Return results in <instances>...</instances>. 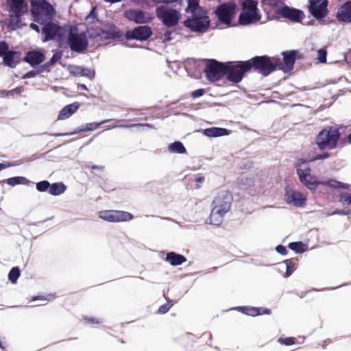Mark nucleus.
<instances>
[{
    "label": "nucleus",
    "instance_id": "nucleus-10",
    "mask_svg": "<svg viewBox=\"0 0 351 351\" xmlns=\"http://www.w3.org/2000/svg\"><path fill=\"white\" fill-rule=\"evenodd\" d=\"M156 16L168 27L176 25L180 19V14L176 10L165 5L156 8Z\"/></svg>",
    "mask_w": 351,
    "mask_h": 351
},
{
    "label": "nucleus",
    "instance_id": "nucleus-29",
    "mask_svg": "<svg viewBox=\"0 0 351 351\" xmlns=\"http://www.w3.org/2000/svg\"><path fill=\"white\" fill-rule=\"evenodd\" d=\"M7 2L13 10L20 11L26 10L25 0H7Z\"/></svg>",
    "mask_w": 351,
    "mask_h": 351
},
{
    "label": "nucleus",
    "instance_id": "nucleus-25",
    "mask_svg": "<svg viewBox=\"0 0 351 351\" xmlns=\"http://www.w3.org/2000/svg\"><path fill=\"white\" fill-rule=\"evenodd\" d=\"M203 134L208 137H219L228 135L230 133L225 128L213 127L204 130Z\"/></svg>",
    "mask_w": 351,
    "mask_h": 351
},
{
    "label": "nucleus",
    "instance_id": "nucleus-38",
    "mask_svg": "<svg viewBox=\"0 0 351 351\" xmlns=\"http://www.w3.org/2000/svg\"><path fill=\"white\" fill-rule=\"evenodd\" d=\"M339 201L343 205H351V194L343 193L341 195Z\"/></svg>",
    "mask_w": 351,
    "mask_h": 351
},
{
    "label": "nucleus",
    "instance_id": "nucleus-30",
    "mask_svg": "<svg viewBox=\"0 0 351 351\" xmlns=\"http://www.w3.org/2000/svg\"><path fill=\"white\" fill-rule=\"evenodd\" d=\"M66 190V186L62 183H54L49 185V193L53 195H59L63 193Z\"/></svg>",
    "mask_w": 351,
    "mask_h": 351
},
{
    "label": "nucleus",
    "instance_id": "nucleus-19",
    "mask_svg": "<svg viewBox=\"0 0 351 351\" xmlns=\"http://www.w3.org/2000/svg\"><path fill=\"white\" fill-rule=\"evenodd\" d=\"M125 18L136 23H145L152 19V16L145 12L137 10H129L124 12Z\"/></svg>",
    "mask_w": 351,
    "mask_h": 351
},
{
    "label": "nucleus",
    "instance_id": "nucleus-53",
    "mask_svg": "<svg viewBox=\"0 0 351 351\" xmlns=\"http://www.w3.org/2000/svg\"><path fill=\"white\" fill-rule=\"evenodd\" d=\"M88 322L93 323V324H99V323H100V321L99 319L95 320L94 319H89Z\"/></svg>",
    "mask_w": 351,
    "mask_h": 351
},
{
    "label": "nucleus",
    "instance_id": "nucleus-49",
    "mask_svg": "<svg viewBox=\"0 0 351 351\" xmlns=\"http://www.w3.org/2000/svg\"><path fill=\"white\" fill-rule=\"evenodd\" d=\"M70 71L74 74L80 73L81 68L75 66H70Z\"/></svg>",
    "mask_w": 351,
    "mask_h": 351
},
{
    "label": "nucleus",
    "instance_id": "nucleus-21",
    "mask_svg": "<svg viewBox=\"0 0 351 351\" xmlns=\"http://www.w3.org/2000/svg\"><path fill=\"white\" fill-rule=\"evenodd\" d=\"M337 19L344 23L351 22V1L342 5L337 12Z\"/></svg>",
    "mask_w": 351,
    "mask_h": 351
},
{
    "label": "nucleus",
    "instance_id": "nucleus-12",
    "mask_svg": "<svg viewBox=\"0 0 351 351\" xmlns=\"http://www.w3.org/2000/svg\"><path fill=\"white\" fill-rule=\"evenodd\" d=\"M274 59H275V58L261 56L256 57L247 62H251V68L253 67L263 75H267L276 69Z\"/></svg>",
    "mask_w": 351,
    "mask_h": 351
},
{
    "label": "nucleus",
    "instance_id": "nucleus-51",
    "mask_svg": "<svg viewBox=\"0 0 351 351\" xmlns=\"http://www.w3.org/2000/svg\"><path fill=\"white\" fill-rule=\"evenodd\" d=\"M171 34V32H167L166 34H164V40H170L171 38H170V36Z\"/></svg>",
    "mask_w": 351,
    "mask_h": 351
},
{
    "label": "nucleus",
    "instance_id": "nucleus-20",
    "mask_svg": "<svg viewBox=\"0 0 351 351\" xmlns=\"http://www.w3.org/2000/svg\"><path fill=\"white\" fill-rule=\"evenodd\" d=\"M152 34L150 27L147 26H140L132 31H128L125 34L127 39H136L138 40H145Z\"/></svg>",
    "mask_w": 351,
    "mask_h": 351
},
{
    "label": "nucleus",
    "instance_id": "nucleus-33",
    "mask_svg": "<svg viewBox=\"0 0 351 351\" xmlns=\"http://www.w3.org/2000/svg\"><path fill=\"white\" fill-rule=\"evenodd\" d=\"M188 6L186 11L191 12V13L199 12V10H203L199 6V0H186Z\"/></svg>",
    "mask_w": 351,
    "mask_h": 351
},
{
    "label": "nucleus",
    "instance_id": "nucleus-35",
    "mask_svg": "<svg viewBox=\"0 0 351 351\" xmlns=\"http://www.w3.org/2000/svg\"><path fill=\"white\" fill-rule=\"evenodd\" d=\"M284 264L286 267V274L287 277L291 275V274L295 269V263L291 260H286L284 261Z\"/></svg>",
    "mask_w": 351,
    "mask_h": 351
},
{
    "label": "nucleus",
    "instance_id": "nucleus-26",
    "mask_svg": "<svg viewBox=\"0 0 351 351\" xmlns=\"http://www.w3.org/2000/svg\"><path fill=\"white\" fill-rule=\"evenodd\" d=\"M165 260L171 265L177 266L186 262V258L175 252H169L167 254Z\"/></svg>",
    "mask_w": 351,
    "mask_h": 351
},
{
    "label": "nucleus",
    "instance_id": "nucleus-52",
    "mask_svg": "<svg viewBox=\"0 0 351 351\" xmlns=\"http://www.w3.org/2000/svg\"><path fill=\"white\" fill-rule=\"evenodd\" d=\"M30 27H31L32 29H34V30H35V31H36V32H39V28H38V26L37 25H36V24H34V23H32V24L30 25Z\"/></svg>",
    "mask_w": 351,
    "mask_h": 351
},
{
    "label": "nucleus",
    "instance_id": "nucleus-18",
    "mask_svg": "<svg viewBox=\"0 0 351 351\" xmlns=\"http://www.w3.org/2000/svg\"><path fill=\"white\" fill-rule=\"evenodd\" d=\"M276 12L294 22H300L304 16L303 12L286 5L278 7Z\"/></svg>",
    "mask_w": 351,
    "mask_h": 351
},
{
    "label": "nucleus",
    "instance_id": "nucleus-7",
    "mask_svg": "<svg viewBox=\"0 0 351 351\" xmlns=\"http://www.w3.org/2000/svg\"><path fill=\"white\" fill-rule=\"evenodd\" d=\"M339 137V134L336 129H324L317 136L316 144L320 149H331L335 147Z\"/></svg>",
    "mask_w": 351,
    "mask_h": 351
},
{
    "label": "nucleus",
    "instance_id": "nucleus-6",
    "mask_svg": "<svg viewBox=\"0 0 351 351\" xmlns=\"http://www.w3.org/2000/svg\"><path fill=\"white\" fill-rule=\"evenodd\" d=\"M257 0H244L241 3V12L239 16V24L248 25L261 21L262 16L258 8Z\"/></svg>",
    "mask_w": 351,
    "mask_h": 351
},
{
    "label": "nucleus",
    "instance_id": "nucleus-37",
    "mask_svg": "<svg viewBox=\"0 0 351 351\" xmlns=\"http://www.w3.org/2000/svg\"><path fill=\"white\" fill-rule=\"evenodd\" d=\"M19 276H20L19 269L17 267H14L10 270V271L8 274V278H9V280L12 283H15L16 282L17 279L19 278Z\"/></svg>",
    "mask_w": 351,
    "mask_h": 351
},
{
    "label": "nucleus",
    "instance_id": "nucleus-45",
    "mask_svg": "<svg viewBox=\"0 0 351 351\" xmlns=\"http://www.w3.org/2000/svg\"><path fill=\"white\" fill-rule=\"evenodd\" d=\"M8 47L6 43L2 42L0 43V56H3L5 53L8 52Z\"/></svg>",
    "mask_w": 351,
    "mask_h": 351
},
{
    "label": "nucleus",
    "instance_id": "nucleus-50",
    "mask_svg": "<svg viewBox=\"0 0 351 351\" xmlns=\"http://www.w3.org/2000/svg\"><path fill=\"white\" fill-rule=\"evenodd\" d=\"M95 8L93 9L92 12L88 15L86 18V21L88 23L90 22L92 19H95Z\"/></svg>",
    "mask_w": 351,
    "mask_h": 351
},
{
    "label": "nucleus",
    "instance_id": "nucleus-57",
    "mask_svg": "<svg viewBox=\"0 0 351 351\" xmlns=\"http://www.w3.org/2000/svg\"><path fill=\"white\" fill-rule=\"evenodd\" d=\"M80 87L82 88V89H84L86 90V86L84 84L81 85Z\"/></svg>",
    "mask_w": 351,
    "mask_h": 351
},
{
    "label": "nucleus",
    "instance_id": "nucleus-24",
    "mask_svg": "<svg viewBox=\"0 0 351 351\" xmlns=\"http://www.w3.org/2000/svg\"><path fill=\"white\" fill-rule=\"evenodd\" d=\"M80 105L77 102H74L71 104L66 106L58 114L59 120H64L70 117L73 114H74L77 110L79 108Z\"/></svg>",
    "mask_w": 351,
    "mask_h": 351
},
{
    "label": "nucleus",
    "instance_id": "nucleus-31",
    "mask_svg": "<svg viewBox=\"0 0 351 351\" xmlns=\"http://www.w3.org/2000/svg\"><path fill=\"white\" fill-rule=\"evenodd\" d=\"M16 55V52H13L11 51L5 53V54L3 55V62L5 64L10 67H14L16 65V62L14 61V56Z\"/></svg>",
    "mask_w": 351,
    "mask_h": 351
},
{
    "label": "nucleus",
    "instance_id": "nucleus-1",
    "mask_svg": "<svg viewBox=\"0 0 351 351\" xmlns=\"http://www.w3.org/2000/svg\"><path fill=\"white\" fill-rule=\"evenodd\" d=\"M32 12L34 21L42 25L43 33L45 34L44 41L54 38L56 29H60L53 23L55 14L53 8L45 0H32Z\"/></svg>",
    "mask_w": 351,
    "mask_h": 351
},
{
    "label": "nucleus",
    "instance_id": "nucleus-46",
    "mask_svg": "<svg viewBox=\"0 0 351 351\" xmlns=\"http://www.w3.org/2000/svg\"><path fill=\"white\" fill-rule=\"evenodd\" d=\"M80 73L82 75H86L90 78H92L94 76V73L88 69H82L80 70Z\"/></svg>",
    "mask_w": 351,
    "mask_h": 351
},
{
    "label": "nucleus",
    "instance_id": "nucleus-54",
    "mask_svg": "<svg viewBox=\"0 0 351 351\" xmlns=\"http://www.w3.org/2000/svg\"><path fill=\"white\" fill-rule=\"evenodd\" d=\"M10 165H5V164H2V163H0V171L8 167Z\"/></svg>",
    "mask_w": 351,
    "mask_h": 351
},
{
    "label": "nucleus",
    "instance_id": "nucleus-36",
    "mask_svg": "<svg viewBox=\"0 0 351 351\" xmlns=\"http://www.w3.org/2000/svg\"><path fill=\"white\" fill-rule=\"evenodd\" d=\"M105 121L99 122V123H86L80 131V132H86V131H93L99 128V126L104 123Z\"/></svg>",
    "mask_w": 351,
    "mask_h": 351
},
{
    "label": "nucleus",
    "instance_id": "nucleus-39",
    "mask_svg": "<svg viewBox=\"0 0 351 351\" xmlns=\"http://www.w3.org/2000/svg\"><path fill=\"white\" fill-rule=\"evenodd\" d=\"M326 50L325 49H320L317 51V60L320 63H325L326 62Z\"/></svg>",
    "mask_w": 351,
    "mask_h": 351
},
{
    "label": "nucleus",
    "instance_id": "nucleus-11",
    "mask_svg": "<svg viewBox=\"0 0 351 351\" xmlns=\"http://www.w3.org/2000/svg\"><path fill=\"white\" fill-rule=\"evenodd\" d=\"M88 34L90 37L99 36L103 40L114 39L121 36L120 32L111 23L104 24L99 29L90 28L88 30Z\"/></svg>",
    "mask_w": 351,
    "mask_h": 351
},
{
    "label": "nucleus",
    "instance_id": "nucleus-44",
    "mask_svg": "<svg viewBox=\"0 0 351 351\" xmlns=\"http://www.w3.org/2000/svg\"><path fill=\"white\" fill-rule=\"evenodd\" d=\"M328 156H329V155L328 154H319V155L311 157L309 159V160L311 162H313V161H315V160H324V159L327 158Z\"/></svg>",
    "mask_w": 351,
    "mask_h": 351
},
{
    "label": "nucleus",
    "instance_id": "nucleus-16",
    "mask_svg": "<svg viewBox=\"0 0 351 351\" xmlns=\"http://www.w3.org/2000/svg\"><path fill=\"white\" fill-rule=\"evenodd\" d=\"M283 58L281 61L280 59L275 58L276 68L284 72H288L293 69L295 60V53L294 51H287L282 53Z\"/></svg>",
    "mask_w": 351,
    "mask_h": 351
},
{
    "label": "nucleus",
    "instance_id": "nucleus-43",
    "mask_svg": "<svg viewBox=\"0 0 351 351\" xmlns=\"http://www.w3.org/2000/svg\"><path fill=\"white\" fill-rule=\"evenodd\" d=\"M171 306L172 304L170 302H167V304L160 306L158 309V311L160 313H165L170 309Z\"/></svg>",
    "mask_w": 351,
    "mask_h": 351
},
{
    "label": "nucleus",
    "instance_id": "nucleus-13",
    "mask_svg": "<svg viewBox=\"0 0 351 351\" xmlns=\"http://www.w3.org/2000/svg\"><path fill=\"white\" fill-rule=\"evenodd\" d=\"M285 199L289 205L303 207L306 204L307 198L302 192L295 190L290 185H287L285 188Z\"/></svg>",
    "mask_w": 351,
    "mask_h": 351
},
{
    "label": "nucleus",
    "instance_id": "nucleus-56",
    "mask_svg": "<svg viewBox=\"0 0 351 351\" xmlns=\"http://www.w3.org/2000/svg\"><path fill=\"white\" fill-rule=\"evenodd\" d=\"M348 142L350 143H351V134L348 136Z\"/></svg>",
    "mask_w": 351,
    "mask_h": 351
},
{
    "label": "nucleus",
    "instance_id": "nucleus-23",
    "mask_svg": "<svg viewBox=\"0 0 351 351\" xmlns=\"http://www.w3.org/2000/svg\"><path fill=\"white\" fill-rule=\"evenodd\" d=\"M24 60L32 66L36 65L44 60V54L39 51H32L27 53Z\"/></svg>",
    "mask_w": 351,
    "mask_h": 351
},
{
    "label": "nucleus",
    "instance_id": "nucleus-15",
    "mask_svg": "<svg viewBox=\"0 0 351 351\" xmlns=\"http://www.w3.org/2000/svg\"><path fill=\"white\" fill-rule=\"evenodd\" d=\"M99 217L110 222H123L132 219L131 213L122 210H102L99 213Z\"/></svg>",
    "mask_w": 351,
    "mask_h": 351
},
{
    "label": "nucleus",
    "instance_id": "nucleus-27",
    "mask_svg": "<svg viewBox=\"0 0 351 351\" xmlns=\"http://www.w3.org/2000/svg\"><path fill=\"white\" fill-rule=\"evenodd\" d=\"M241 311L250 316H256L258 315H263V314H269L270 311L267 308H254V307H241Z\"/></svg>",
    "mask_w": 351,
    "mask_h": 351
},
{
    "label": "nucleus",
    "instance_id": "nucleus-14",
    "mask_svg": "<svg viewBox=\"0 0 351 351\" xmlns=\"http://www.w3.org/2000/svg\"><path fill=\"white\" fill-rule=\"evenodd\" d=\"M205 73L208 80L217 81L226 73V64L210 60L207 62Z\"/></svg>",
    "mask_w": 351,
    "mask_h": 351
},
{
    "label": "nucleus",
    "instance_id": "nucleus-34",
    "mask_svg": "<svg viewBox=\"0 0 351 351\" xmlns=\"http://www.w3.org/2000/svg\"><path fill=\"white\" fill-rule=\"evenodd\" d=\"M289 247L296 253H303L306 251V247L302 242L290 243Z\"/></svg>",
    "mask_w": 351,
    "mask_h": 351
},
{
    "label": "nucleus",
    "instance_id": "nucleus-3",
    "mask_svg": "<svg viewBox=\"0 0 351 351\" xmlns=\"http://www.w3.org/2000/svg\"><path fill=\"white\" fill-rule=\"evenodd\" d=\"M60 45H67L70 49L75 52H82L87 48L88 40L84 32L80 30L78 27H61L56 29L54 38Z\"/></svg>",
    "mask_w": 351,
    "mask_h": 351
},
{
    "label": "nucleus",
    "instance_id": "nucleus-8",
    "mask_svg": "<svg viewBox=\"0 0 351 351\" xmlns=\"http://www.w3.org/2000/svg\"><path fill=\"white\" fill-rule=\"evenodd\" d=\"M251 69V62H237L226 64V73L229 81L238 83L245 72Z\"/></svg>",
    "mask_w": 351,
    "mask_h": 351
},
{
    "label": "nucleus",
    "instance_id": "nucleus-47",
    "mask_svg": "<svg viewBox=\"0 0 351 351\" xmlns=\"http://www.w3.org/2000/svg\"><path fill=\"white\" fill-rule=\"evenodd\" d=\"M204 95V90L203 89H197L196 90H194L191 93V95L193 97H199Z\"/></svg>",
    "mask_w": 351,
    "mask_h": 351
},
{
    "label": "nucleus",
    "instance_id": "nucleus-17",
    "mask_svg": "<svg viewBox=\"0 0 351 351\" xmlns=\"http://www.w3.org/2000/svg\"><path fill=\"white\" fill-rule=\"evenodd\" d=\"M327 0H309V12L317 19H321L327 13Z\"/></svg>",
    "mask_w": 351,
    "mask_h": 351
},
{
    "label": "nucleus",
    "instance_id": "nucleus-55",
    "mask_svg": "<svg viewBox=\"0 0 351 351\" xmlns=\"http://www.w3.org/2000/svg\"><path fill=\"white\" fill-rule=\"evenodd\" d=\"M60 55L56 54L55 56H53L52 60L55 61L56 59L60 58Z\"/></svg>",
    "mask_w": 351,
    "mask_h": 351
},
{
    "label": "nucleus",
    "instance_id": "nucleus-9",
    "mask_svg": "<svg viewBox=\"0 0 351 351\" xmlns=\"http://www.w3.org/2000/svg\"><path fill=\"white\" fill-rule=\"evenodd\" d=\"M198 10L199 12L192 13L193 18L186 20L184 25L195 32H204L209 27L210 19L204 10L199 9Z\"/></svg>",
    "mask_w": 351,
    "mask_h": 351
},
{
    "label": "nucleus",
    "instance_id": "nucleus-22",
    "mask_svg": "<svg viewBox=\"0 0 351 351\" xmlns=\"http://www.w3.org/2000/svg\"><path fill=\"white\" fill-rule=\"evenodd\" d=\"M25 12V10H11L10 13V19L8 22L5 21V24L8 26V27L10 28L11 29H14L16 28H18L21 26V14Z\"/></svg>",
    "mask_w": 351,
    "mask_h": 351
},
{
    "label": "nucleus",
    "instance_id": "nucleus-48",
    "mask_svg": "<svg viewBox=\"0 0 351 351\" xmlns=\"http://www.w3.org/2000/svg\"><path fill=\"white\" fill-rule=\"evenodd\" d=\"M276 249V251L280 254L285 255L287 254V249L282 245H278Z\"/></svg>",
    "mask_w": 351,
    "mask_h": 351
},
{
    "label": "nucleus",
    "instance_id": "nucleus-42",
    "mask_svg": "<svg viewBox=\"0 0 351 351\" xmlns=\"http://www.w3.org/2000/svg\"><path fill=\"white\" fill-rule=\"evenodd\" d=\"M204 180H205V178L203 176H197V178H195V179L194 180L195 183V188L196 189L201 188Z\"/></svg>",
    "mask_w": 351,
    "mask_h": 351
},
{
    "label": "nucleus",
    "instance_id": "nucleus-32",
    "mask_svg": "<svg viewBox=\"0 0 351 351\" xmlns=\"http://www.w3.org/2000/svg\"><path fill=\"white\" fill-rule=\"evenodd\" d=\"M169 151L171 153L184 154L186 149L182 143L177 141L169 146Z\"/></svg>",
    "mask_w": 351,
    "mask_h": 351
},
{
    "label": "nucleus",
    "instance_id": "nucleus-4",
    "mask_svg": "<svg viewBox=\"0 0 351 351\" xmlns=\"http://www.w3.org/2000/svg\"><path fill=\"white\" fill-rule=\"evenodd\" d=\"M233 197L227 190L218 191L213 197L211 203V212L208 223L213 225H219L223 216L230 211Z\"/></svg>",
    "mask_w": 351,
    "mask_h": 351
},
{
    "label": "nucleus",
    "instance_id": "nucleus-40",
    "mask_svg": "<svg viewBox=\"0 0 351 351\" xmlns=\"http://www.w3.org/2000/svg\"><path fill=\"white\" fill-rule=\"evenodd\" d=\"M49 183L47 181H41L36 184V189L39 191L43 192L49 189Z\"/></svg>",
    "mask_w": 351,
    "mask_h": 351
},
{
    "label": "nucleus",
    "instance_id": "nucleus-58",
    "mask_svg": "<svg viewBox=\"0 0 351 351\" xmlns=\"http://www.w3.org/2000/svg\"><path fill=\"white\" fill-rule=\"evenodd\" d=\"M43 300L44 299H43V298H36L34 299V300Z\"/></svg>",
    "mask_w": 351,
    "mask_h": 351
},
{
    "label": "nucleus",
    "instance_id": "nucleus-41",
    "mask_svg": "<svg viewBox=\"0 0 351 351\" xmlns=\"http://www.w3.org/2000/svg\"><path fill=\"white\" fill-rule=\"evenodd\" d=\"M279 342L287 346H290L295 343V339L292 337L280 338L279 339Z\"/></svg>",
    "mask_w": 351,
    "mask_h": 351
},
{
    "label": "nucleus",
    "instance_id": "nucleus-28",
    "mask_svg": "<svg viewBox=\"0 0 351 351\" xmlns=\"http://www.w3.org/2000/svg\"><path fill=\"white\" fill-rule=\"evenodd\" d=\"M5 182L12 186H14L18 184L27 185L29 184L30 181L25 177L17 176L7 179Z\"/></svg>",
    "mask_w": 351,
    "mask_h": 351
},
{
    "label": "nucleus",
    "instance_id": "nucleus-2",
    "mask_svg": "<svg viewBox=\"0 0 351 351\" xmlns=\"http://www.w3.org/2000/svg\"><path fill=\"white\" fill-rule=\"evenodd\" d=\"M296 173L300 183L310 191H315L320 184L335 189H349V185L335 180L321 181L311 173L308 162L304 159H299L296 164Z\"/></svg>",
    "mask_w": 351,
    "mask_h": 351
},
{
    "label": "nucleus",
    "instance_id": "nucleus-5",
    "mask_svg": "<svg viewBox=\"0 0 351 351\" xmlns=\"http://www.w3.org/2000/svg\"><path fill=\"white\" fill-rule=\"evenodd\" d=\"M215 13L219 21L217 25L219 29L235 27L239 25V21H236L237 4L234 2H228L219 5Z\"/></svg>",
    "mask_w": 351,
    "mask_h": 351
}]
</instances>
